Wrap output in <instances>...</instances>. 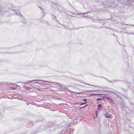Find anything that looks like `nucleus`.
<instances>
[{"label": "nucleus", "instance_id": "21", "mask_svg": "<svg viewBox=\"0 0 134 134\" xmlns=\"http://www.w3.org/2000/svg\"><path fill=\"white\" fill-rule=\"evenodd\" d=\"M132 26H134V25H132Z\"/></svg>", "mask_w": 134, "mask_h": 134}, {"label": "nucleus", "instance_id": "1", "mask_svg": "<svg viewBox=\"0 0 134 134\" xmlns=\"http://www.w3.org/2000/svg\"><path fill=\"white\" fill-rule=\"evenodd\" d=\"M42 81L43 82H45L49 83H52L53 82L51 81H44L43 80H32L31 81H28L27 83L29 82H31L32 81ZM27 82H25V83H26Z\"/></svg>", "mask_w": 134, "mask_h": 134}, {"label": "nucleus", "instance_id": "17", "mask_svg": "<svg viewBox=\"0 0 134 134\" xmlns=\"http://www.w3.org/2000/svg\"><path fill=\"white\" fill-rule=\"evenodd\" d=\"M34 83H37V82H34Z\"/></svg>", "mask_w": 134, "mask_h": 134}, {"label": "nucleus", "instance_id": "11", "mask_svg": "<svg viewBox=\"0 0 134 134\" xmlns=\"http://www.w3.org/2000/svg\"><path fill=\"white\" fill-rule=\"evenodd\" d=\"M101 99L98 98V99L97 100V101H99V100H100Z\"/></svg>", "mask_w": 134, "mask_h": 134}, {"label": "nucleus", "instance_id": "18", "mask_svg": "<svg viewBox=\"0 0 134 134\" xmlns=\"http://www.w3.org/2000/svg\"><path fill=\"white\" fill-rule=\"evenodd\" d=\"M85 84H87V85H88V84H86V83H85Z\"/></svg>", "mask_w": 134, "mask_h": 134}, {"label": "nucleus", "instance_id": "2", "mask_svg": "<svg viewBox=\"0 0 134 134\" xmlns=\"http://www.w3.org/2000/svg\"><path fill=\"white\" fill-rule=\"evenodd\" d=\"M52 83H55V85L56 86H58V87H62V85L60 84V83H54L53 82Z\"/></svg>", "mask_w": 134, "mask_h": 134}, {"label": "nucleus", "instance_id": "6", "mask_svg": "<svg viewBox=\"0 0 134 134\" xmlns=\"http://www.w3.org/2000/svg\"><path fill=\"white\" fill-rule=\"evenodd\" d=\"M10 89L11 90H15L16 89V88H15V87H11L10 88Z\"/></svg>", "mask_w": 134, "mask_h": 134}, {"label": "nucleus", "instance_id": "12", "mask_svg": "<svg viewBox=\"0 0 134 134\" xmlns=\"http://www.w3.org/2000/svg\"><path fill=\"white\" fill-rule=\"evenodd\" d=\"M78 103H74V105H75V104H76H76H78Z\"/></svg>", "mask_w": 134, "mask_h": 134}, {"label": "nucleus", "instance_id": "16", "mask_svg": "<svg viewBox=\"0 0 134 134\" xmlns=\"http://www.w3.org/2000/svg\"><path fill=\"white\" fill-rule=\"evenodd\" d=\"M80 93H78V94H80Z\"/></svg>", "mask_w": 134, "mask_h": 134}, {"label": "nucleus", "instance_id": "14", "mask_svg": "<svg viewBox=\"0 0 134 134\" xmlns=\"http://www.w3.org/2000/svg\"><path fill=\"white\" fill-rule=\"evenodd\" d=\"M96 115H97V111H96Z\"/></svg>", "mask_w": 134, "mask_h": 134}, {"label": "nucleus", "instance_id": "5", "mask_svg": "<svg viewBox=\"0 0 134 134\" xmlns=\"http://www.w3.org/2000/svg\"><path fill=\"white\" fill-rule=\"evenodd\" d=\"M16 12V13L17 15H19L20 14V13L19 11H17Z\"/></svg>", "mask_w": 134, "mask_h": 134}, {"label": "nucleus", "instance_id": "4", "mask_svg": "<svg viewBox=\"0 0 134 134\" xmlns=\"http://www.w3.org/2000/svg\"><path fill=\"white\" fill-rule=\"evenodd\" d=\"M102 105L101 104H100L98 105V110H100L102 108Z\"/></svg>", "mask_w": 134, "mask_h": 134}, {"label": "nucleus", "instance_id": "13", "mask_svg": "<svg viewBox=\"0 0 134 134\" xmlns=\"http://www.w3.org/2000/svg\"><path fill=\"white\" fill-rule=\"evenodd\" d=\"M106 97L107 98V99H108V100H109V97Z\"/></svg>", "mask_w": 134, "mask_h": 134}, {"label": "nucleus", "instance_id": "9", "mask_svg": "<svg viewBox=\"0 0 134 134\" xmlns=\"http://www.w3.org/2000/svg\"><path fill=\"white\" fill-rule=\"evenodd\" d=\"M98 94H91V95L92 96H95L96 95H98Z\"/></svg>", "mask_w": 134, "mask_h": 134}, {"label": "nucleus", "instance_id": "3", "mask_svg": "<svg viewBox=\"0 0 134 134\" xmlns=\"http://www.w3.org/2000/svg\"><path fill=\"white\" fill-rule=\"evenodd\" d=\"M105 116L107 118H109L111 116V115L110 114H108L107 113H106L105 114Z\"/></svg>", "mask_w": 134, "mask_h": 134}, {"label": "nucleus", "instance_id": "10", "mask_svg": "<svg viewBox=\"0 0 134 134\" xmlns=\"http://www.w3.org/2000/svg\"><path fill=\"white\" fill-rule=\"evenodd\" d=\"M87 101V100L86 99H84L83 100V101L84 102H86Z\"/></svg>", "mask_w": 134, "mask_h": 134}, {"label": "nucleus", "instance_id": "20", "mask_svg": "<svg viewBox=\"0 0 134 134\" xmlns=\"http://www.w3.org/2000/svg\"><path fill=\"white\" fill-rule=\"evenodd\" d=\"M95 91H97V90H95Z\"/></svg>", "mask_w": 134, "mask_h": 134}, {"label": "nucleus", "instance_id": "15", "mask_svg": "<svg viewBox=\"0 0 134 134\" xmlns=\"http://www.w3.org/2000/svg\"><path fill=\"white\" fill-rule=\"evenodd\" d=\"M85 14V13H84V14Z\"/></svg>", "mask_w": 134, "mask_h": 134}, {"label": "nucleus", "instance_id": "8", "mask_svg": "<svg viewBox=\"0 0 134 134\" xmlns=\"http://www.w3.org/2000/svg\"><path fill=\"white\" fill-rule=\"evenodd\" d=\"M26 89L27 90H30L31 89V88L29 87H27L26 88Z\"/></svg>", "mask_w": 134, "mask_h": 134}, {"label": "nucleus", "instance_id": "19", "mask_svg": "<svg viewBox=\"0 0 134 134\" xmlns=\"http://www.w3.org/2000/svg\"><path fill=\"white\" fill-rule=\"evenodd\" d=\"M40 90V89L39 88H38V90Z\"/></svg>", "mask_w": 134, "mask_h": 134}, {"label": "nucleus", "instance_id": "7", "mask_svg": "<svg viewBox=\"0 0 134 134\" xmlns=\"http://www.w3.org/2000/svg\"><path fill=\"white\" fill-rule=\"evenodd\" d=\"M87 103V102L84 103H82L81 104H80V105H82L85 104Z\"/></svg>", "mask_w": 134, "mask_h": 134}]
</instances>
